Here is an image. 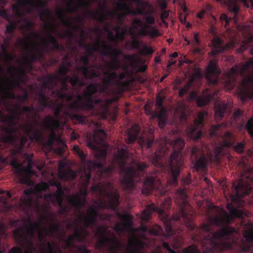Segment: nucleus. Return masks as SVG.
Instances as JSON below:
<instances>
[{
  "mask_svg": "<svg viewBox=\"0 0 253 253\" xmlns=\"http://www.w3.org/2000/svg\"><path fill=\"white\" fill-rule=\"evenodd\" d=\"M143 55H151L154 52V50L151 46H148L145 44L143 45V49L140 51Z\"/></svg>",
  "mask_w": 253,
  "mask_h": 253,
  "instance_id": "62",
  "label": "nucleus"
},
{
  "mask_svg": "<svg viewBox=\"0 0 253 253\" xmlns=\"http://www.w3.org/2000/svg\"><path fill=\"white\" fill-rule=\"evenodd\" d=\"M106 188H113L112 183L109 182L105 184L99 182L90 187V190L93 192H98L100 194L104 195L108 199V202L103 200H99L94 201L95 204H97L98 208L105 209L108 208L113 211H116L120 205V194L117 190L112 193L107 191Z\"/></svg>",
  "mask_w": 253,
  "mask_h": 253,
  "instance_id": "9",
  "label": "nucleus"
},
{
  "mask_svg": "<svg viewBox=\"0 0 253 253\" xmlns=\"http://www.w3.org/2000/svg\"><path fill=\"white\" fill-rule=\"evenodd\" d=\"M44 219L48 223L49 221L55 222L51 223L48 228H43V231L46 236H52L55 232H58L60 228V224L57 222V216L53 212H47L45 217H41L42 220Z\"/></svg>",
  "mask_w": 253,
  "mask_h": 253,
  "instance_id": "25",
  "label": "nucleus"
},
{
  "mask_svg": "<svg viewBox=\"0 0 253 253\" xmlns=\"http://www.w3.org/2000/svg\"><path fill=\"white\" fill-rule=\"evenodd\" d=\"M43 228L41 222L30 221L29 225L25 224L23 227L17 228L14 231V236L19 244L29 245V241H31L34 246L33 239L37 231L42 253H54L52 244L46 240L45 235H46L42 233Z\"/></svg>",
  "mask_w": 253,
  "mask_h": 253,
  "instance_id": "7",
  "label": "nucleus"
},
{
  "mask_svg": "<svg viewBox=\"0 0 253 253\" xmlns=\"http://www.w3.org/2000/svg\"><path fill=\"white\" fill-rule=\"evenodd\" d=\"M191 159L194 164L193 169L198 171L207 167V158L204 151L200 147L193 146L191 150Z\"/></svg>",
  "mask_w": 253,
  "mask_h": 253,
  "instance_id": "20",
  "label": "nucleus"
},
{
  "mask_svg": "<svg viewBox=\"0 0 253 253\" xmlns=\"http://www.w3.org/2000/svg\"><path fill=\"white\" fill-rule=\"evenodd\" d=\"M212 44L213 46L212 53L213 54L222 53L225 49L233 48L234 46V43L232 42L224 45L223 41L218 38L213 39Z\"/></svg>",
  "mask_w": 253,
  "mask_h": 253,
  "instance_id": "36",
  "label": "nucleus"
},
{
  "mask_svg": "<svg viewBox=\"0 0 253 253\" xmlns=\"http://www.w3.org/2000/svg\"><path fill=\"white\" fill-rule=\"evenodd\" d=\"M149 10L150 13L144 16L143 19L145 22H143L139 18H135L132 20L133 26L128 29V34L134 35V29L138 30L137 35L139 36L145 37L150 36L151 38L157 37L160 36L158 30L156 27L152 25L155 24V18L153 15L154 10L152 6L150 9L146 8Z\"/></svg>",
  "mask_w": 253,
  "mask_h": 253,
  "instance_id": "8",
  "label": "nucleus"
},
{
  "mask_svg": "<svg viewBox=\"0 0 253 253\" xmlns=\"http://www.w3.org/2000/svg\"><path fill=\"white\" fill-rule=\"evenodd\" d=\"M68 202L73 207L79 210L81 209L86 203V198H81V196L77 194L73 198H71L68 200Z\"/></svg>",
  "mask_w": 253,
  "mask_h": 253,
  "instance_id": "47",
  "label": "nucleus"
},
{
  "mask_svg": "<svg viewBox=\"0 0 253 253\" xmlns=\"http://www.w3.org/2000/svg\"><path fill=\"white\" fill-rule=\"evenodd\" d=\"M78 0V6H71L70 4H69L68 11L71 12H76L78 8L83 7L88 8L90 6L91 1H94L95 0Z\"/></svg>",
  "mask_w": 253,
  "mask_h": 253,
  "instance_id": "51",
  "label": "nucleus"
},
{
  "mask_svg": "<svg viewBox=\"0 0 253 253\" xmlns=\"http://www.w3.org/2000/svg\"><path fill=\"white\" fill-rule=\"evenodd\" d=\"M207 78L208 82L213 85H216L219 82V76L221 73L215 60H211L207 68Z\"/></svg>",
  "mask_w": 253,
  "mask_h": 253,
  "instance_id": "23",
  "label": "nucleus"
},
{
  "mask_svg": "<svg viewBox=\"0 0 253 253\" xmlns=\"http://www.w3.org/2000/svg\"><path fill=\"white\" fill-rule=\"evenodd\" d=\"M37 126L29 125L25 126L23 125H19V127L22 129L24 132L28 135L31 140H35L37 142H41L43 138L42 131L39 129L37 126L38 123L35 122Z\"/></svg>",
  "mask_w": 253,
  "mask_h": 253,
  "instance_id": "27",
  "label": "nucleus"
},
{
  "mask_svg": "<svg viewBox=\"0 0 253 253\" xmlns=\"http://www.w3.org/2000/svg\"><path fill=\"white\" fill-rule=\"evenodd\" d=\"M95 206H92L88 210V213L85 215L84 213L79 216V219L83 222L85 227H94L97 223V218L99 216V212L97 209V204Z\"/></svg>",
  "mask_w": 253,
  "mask_h": 253,
  "instance_id": "22",
  "label": "nucleus"
},
{
  "mask_svg": "<svg viewBox=\"0 0 253 253\" xmlns=\"http://www.w3.org/2000/svg\"><path fill=\"white\" fill-rule=\"evenodd\" d=\"M229 10L234 14V19L237 20V16L239 11L237 0H229L227 3Z\"/></svg>",
  "mask_w": 253,
  "mask_h": 253,
  "instance_id": "54",
  "label": "nucleus"
},
{
  "mask_svg": "<svg viewBox=\"0 0 253 253\" xmlns=\"http://www.w3.org/2000/svg\"><path fill=\"white\" fill-rule=\"evenodd\" d=\"M43 49L46 53L50 54L54 50H60L63 49V47L61 46L57 39L51 33L48 34V40L44 39L43 40Z\"/></svg>",
  "mask_w": 253,
  "mask_h": 253,
  "instance_id": "29",
  "label": "nucleus"
},
{
  "mask_svg": "<svg viewBox=\"0 0 253 253\" xmlns=\"http://www.w3.org/2000/svg\"><path fill=\"white\" fill-rule=\"evenodd\" d=\"M27 141V137L22 136L18 144L15 143L13 144L12 145H14V150H15V153H21L23 151V147Z\"/></svg>",
  "mask_w": 253,
  "mask_h": 253,
  "instance_id": "56",
  "label": "nucleus"
},
{
  "mask_svg": "<svg viewBox=\"0 0 253 253\" xmlns=\"http://www.w3.org/2000/svg\"><path fill=\"white\" fill-rule=\"evenodd\" d=\"M97 84H91L86 87V90L84 94H78L76 98L70 102V107L73 110L86 109L90 111L94 110L95 105H99L97 114L104 116L108 112V106L112 100L95 98L93 95L98 89Z\"/></svg>",
  "mask_w": 253,
  "mask_h": 253,
  "instance_id": "6",
  "label": "nucleus"
},
{
  "mask_svg": "<svg viewBox=\"0 0 253 253\" xmlns=\"http://www.w3.org/2000/svg\"><path fill=\"white\" fill-rule=\"evenodd\" d=\"M79 45L81 47H84L86 49L87 54L86 56H88L89 57L93 55V52H100L101 48L100 45L102 47V41L100 39H97L95 42V46H90L83 43V42H80Z\"/></svg>",
  "mask_w": 253,
  "mask_h": 253,
  "instance_id": "42",
  "label": "nucleus"
},
{
  "mask_svg": "<svg viewBox=\"0 0 253 253\" xmlns=\"http://www.w3.org/2000/svg\"><path fill=\"white\" fill-rule=\"evenodd\" d=\"M5 194V195L0 196V203L3 205L5 208L8 207V199L11 197V193L9 191L5 192L4 190L0 189V195Z\"/></svg>",
  "mask_w": 253,
  "mask_h": 253,
  "instance_id": "55",
  "label": "nucleus"
},
{
  "mask_svg": "<svg viewBox=\"0 0 253 253\" xmlns=\"http://www.w3.org/2000/svg\"><path fill=\"white\" fill-rule=\"evenodd\" d=\"M73 235L74 236L75 239H77L80 242H83V241L85 239V237L78 229H76Z\"/></svg>",
  "mask_w": 253,
  "mask_h": 253,
  "instance_id": "63",
  "label": "nucleus"
},
{
  "mask_svg": "<svg viewBox=\"0 0 253 253\" xmlns=\"http://www.w3.org/2000/svg\"><path fill=\"white\" fill-rule=\"evenodd\" d=\"M14 12L19 18H21L22 14L21 8L27 7L26 12L31 13L34 10L39 12L40 19L44 21V17H49L50 11L47 9L46 3L42 0H17L16 3L12 6Z\"/></svg>",
  "mask_w": 253,
  "mask_h": 253,
  "instance_id": "10",
  "label": "nucleus"
},
{
  "mask_svg": "<svg viewBox=\"0 0 253 253\" xmlns=\"http://www.w3.org/2000/svg\"><path fill=\"white\" fill-rule=\"evenodd\" d=\"M70 103L68 104L69 108L72 111V112L67 113L66 114L70 119L76 124H84L86 123V118L84 116L76 113L74 111H79V110H73L70 107ZM80 109H79L80 110Z\"/></svg>",
  "mask_w": 253,
  "mask_h": 253,
  "instance_id": "48",
  "label": "nucleus"
},
{
  "mask_svg": "<svg viewBox=\"0 0 253 253\" xmlns=\"http://www.w3.org/2000/svg\"><path fill=\"white\" fill-rule=\"evenodd\" d=\"M117 216L123 221V227L119 223H117L114 227V230L117 233H121L126 231L127 228H130L132 226V217L129 214H122L119 212H116Z\"/></svg>",
  "mask_w": 253,
  "mask_h": 253,
  "instance_id": "30",
  "label": "nucleus"
},
{
  "mask_svg": "<svg viewBox=\"0 0 253 253\" xmlns=\"http://www.w3.org/2000/svg\"><path fill=\"white\" fill-rule=\"evenodd\" d=\"M80 60L83 64V65L80 66L78 69L82 71L84 78L92 79L94 78H98L100 76V74L98 71H95L88 67L89 61L88 56L84 55L80 58Z\"/></svg>",
  "mask_w": 253,
  "mask_h": 253,
  "instance_id": "24",
  "label": "nucleus"
},
{
  "mask_svg": "<svg viewBox=\"0 0 253 253\" xmlns=\"http://www.w3.org/2000/svg\"><path fill=\"white\" fill-rule=\"evenodd\" d=\"M228 105L226 104L216 102L214 107L215 119L220 120L225 114L228 115Z\"/></svg>",
  "mask_w": 253,
  "mask_h": 253,
  "instance_id": "39",
  "label": "nucleus"
},
{
  "mask_svg": "<svg viewBox=\"0 0 253 253\" xmlns=\"http://www.w3.org/2000/svg\"><path fill=\"white\" fill-rule=\"evenodd\" d=\"M19 153H15V150H13L11 153L10 158L0 157V160L1 163L4 165H9L14 169L15 173L20 175L25 170L26 168L22 166V164L19 163L18 159L15 155Z\"/></svg>",
  "mask_w": 253,
  "mask_h": 253,
  "instance_id": "26",
  "label": "nucleus"
},
{
  "mask_svg": "<svg viewBox=\"0 0 253 253\" xmlns=\"http://www.w3.org/2000/svg\"><path fill=\"white\" fill-rule=\"evenodd\" d=\"M24 193L26 197L22 198L21 200V206L24 211L26 212H28L34 207H35L39 211V204L32 197L33 195L35 193V190L31 188H27L24 190Z\"/></svg>",
  "mask_w": 253,
  "mask_h": 253,
  "instance_id": "21",
  "label": "nucleus"
},
{
  "mask_svg": "<svg viewBox=\"0 0 253 253\" xmlns=\"http://www.w3.org/2000/svg\"><path fill=\"white\" fill-rule=\"evenodd\" d=\"M86 14L91 19L98 21L99 23H103L108 19V17L112 19L117 14L115 11L108 9L105 13L100 11L94 12L93 11L88 10Z\"/></svg>",
  "mask_w": 253,
  "mask_h": 253,
  "instance_id": "31",
  "label": "nucleus"
},
{
  "mask_svg": "<svg viewBox=\"0 0 253 253\" xmlns=\"http://www.w3.org/2000/svg\"><path fill=\"white\" fill-rule=\"evenodd\" d=\"M163 247L166 249L169 253H177L172 250L167 242H164L162 244ZM184 253H200V252L197 247L195 245H191L183 249Z\"/></svg>",
  "mask_w": 253,
  "mask_h": 253,
  "instance_id": "49",
  "label": "nucleus"
},
{
  "mask_svg": "<svg viewBox=\"0 0 253 253\" xmlns=\"http://www.w3.org/2000/svg\"><path fill=\"white\" fill-rule=\"evenodd\" d=\"M71 65L70 63L68 62L67 64L63 63L60 67H59V71L58 72V75H56L59 78V76L60 75H65L68 73L69 72V67ZM60 78H59V80Z\"/></svg>",
  "mask_w": 253,
  "mask_h": 253,
  "instance_id": "58",
  "label": "nucleus"
},
{
  "mask_svg": "<svg viewBox=\"0 0 253 253\" xmlns=\"http://www.w3.org/2000/svg\"><path fill=\"white\" fill-rule=\"evenodd\" d=\"M243 236L249 243H253V224L249 223L246 225V229L243 233Z\"/></svg>",
  "mask_w": 253,
  "mask_h": 253,
  "instance_id": "53",
  "label": "nucleus"
},
{
  "mask_svg": "<svg viewBox=\"0 0 253 253\" xmlns=\"http://www.w3.org/2000/svg\"><path fill=\"white\" fill-rule=\"evenodd\" d=\"M207 115L206 111L200 112L197 118L192 123L187 125L186 130L190 138L197 140L202 136V128L204 126L205 117Z\"/></svg>",
  "mask_w": 253,
  "mask_h": 253,
  "instance_id": "17",
  "label": "nucleus"
},
{
  "mask_svg": "<svg viewBox=\"0 0 253 253\" xmlns=\"http://www.w3.org/2000/svg\"><path fill=\"white\" fill-rule=\"evenodd\" d=\"M106 137V133L103 129H95L93 135H87L86 144L88 147L96 151L95 156L98 161L100 162L87 160V155L85 154L77 145L73 147V150L81 159L84 165V169L81 176L84 189L81 191V195L86 198L88 195L87 187L91 177V171L96 172V178L101 180L105 175L112 174L115 170V167L113 164L108 167H105L107 158V151L105 150H99L98 145H101Z\"/></svg>",
  "mask_w": 253,
  "mask_h": 253,
  "instance_id": "2",
  "label": "nucleus"
},
{
  "mask_svg": "<svg viewBox=\"0 0 253 253\" xmlns=\"http://www.w3.org/2000/svg\"><path fill=\"white\" fill-rule=\"evenodd\" d=\"M60 79L61 86L60 88H56L52 91V97L71 102L74 100L75 96L73 93L67 92L69 90L67 83L69 82L73 87H81L85 85V82L77 75H74L72 77L67 76Z\"/></svg>",
  "mask_w": 253,
  "mask_h": 253,
  "instance_id": "12",
  "label": "nucleus"
},
{
  "mask_svg": "<svg viewBox=\"0 0 253 253\" xmlns=\"http://www.w3.org/2000/svg\"><path fill=\"white\" fill-rule=\"evenodd\" d=\"M250 53L253 55V46ZM239 76L242 78L237 89L239 97L243 102L248 99L253 100V58L242 65H236L230 69L227 79L225 82V86L227 89L231 90L234 88L236 78Z\"/></svg>",
  "mask_w": 253,
  "mask_h": 253,
  "instance_id": "3",
  "label": "nucleus"
},
{
  "mask_svg": "<svg viewBox=\"0 0 253 253\" xmlns=\"http://www.w3.org/2000/svg\"><path fill=\"white\" fill-rule=\"evenodd\" d=\"M117 23L119 25L118 26L115 27V30L116 31L117 34L118 35L120 36L122 39L124 38V35L126 34V31H123V33L120 34V26L123 25L124 23L125 20L126 18V15L128 14H126V13H117Z\"/></svg>",
  "mask_w": 253,
  "mask_h": 253,
  "instance_id": "52",
  "label": "nucleus"
},
{
  "mask_svg": "<svg viewBox=\"0 0 253 253\" xmlns=\"http://www.w3.org/2000/svg\"><path fill=\"white\" fill-rule=\"evenodd\" d=\"M171 204V199L168 198L163 202L161 207H159L154 204L147 206L142 212V219L145 221H148L151 217V213L153 212H157L160 215H163L166 218L167 213L166 210H168L170 209Z\"/></svg>",
  "mask_w": 253,
  "mask_h": 253,
  "instance_id": "18",
  "label": "nucleus"
},
{
  "mask_svg": "<svg viewBox=\"0 0 253 253\" xmlns=\"http://www.w3.org/2000/svg\"><path fill=\"white\" fill-rule=\"evenodd\" d=\"M104 74L108 76L107 78L104 80L103 82L106 84H113V79H117L118 74L115 71L109 73V72L106 71Z\"/></svg>",
  "mask_w": 253,
  "mask_h": 253,
  "instance_id": "57",
  "label": "nucleus"
},
{
  "mask_svg": "<svg viewBox=\"0 0 253 253\" xmlns=\"http://www.w3.org/2000/svg\"><path fill=\"white\" fill-rule=\"evenodd\" d=\"M132 37L131 46L133 49H139L142 42L135 37V32L134 30V35H130Z\"/></svg>",
  "mask_w": 253,
  "mask_h": 253,
  "instance_id": "59",
  "label": "nucleus"
},
{
  "mask_svg": "<svg viewBox=\"0 0 253 253\" xmlns=\"http://www.w3.org/2000/svg\"><path fill=\"white\" fill-rule=\"evenodd\" d=\"M213 97V95L211 90L206 89L202 92V95L197 98L196 104L198 107H201L209 104Z\"/></svg>",
  "mask_w": 253,
  "mask_h": 253,
  "instance_id": "38",
  "label": "nucleus"
},
{
  "mask_svg": "<svg viewBox=\"0 0 253 253\" xmlns=\"http://www.w3.org/2000/svg\"><path fill=\"white\" fill-rule=\"evenodd\" d=\"M60 121L52 116L48 115L45 117V121L43 123L45 127L50 131L48 138L55 141L58 138L55 132V129L60 126Z\"/></svg>",
  "mask_w": 253,
  "mask_h": 253,
  "instance_id": "28",
  "label": "nucleus"
},
{
  "mask_svg": "<svg viewBox=\"0 0 253 253\" xmlns=\"http://www.w3.org/2000/svg\"><path fill=\"white\" fill-rule=\"evenodd\" d=\"M119 2L116 4L118 9L124 11V13L126 14H131L134 15L136 14V11L133 9L124 0H119Z\"/></svg>",
  "mask_w": 253,
  "mask_h": 253,
  "instance_id": "50",
  "label": "nucleus"
},
{
  "mask_svg": "<svg viewBox=\"0 0 253 253\" xmlns=\"http://www.w3.org/2000/svg\"><path fill=\"white\" fill-rule=\"evenodd\" d=\"M80 28L78 30H74L73 29L72 27H68L70 28L68 30L66 31V32L61 33L59 34V36L62 38H64L65 37H68L70 40H72L73 36H74V31H79L81 30V37L83 38V41L81 42H83L84 43V41L85 39V35H86V31L82 29L80 25Z\"/></svg>",
  "mask_w": 253,
  "mask_h": 253,
  "instance_id": "43",
  "label": "nucleus"
},
{
  "mask_svg": "<svg viewBox=\"0 0 253 253\" xmlns=\"http://www.w3.org/2000/svg\"><path fill=\"white\" fill-rule=\"evenodd\" d=\"M53 194H54L57 202L63 201L62 197L64 194V191L62 186H59V187H57V191L55 193H53Z\"/></svg>",
  "mask_w": 253,
  "mask_h": 253,
  "instance_id": "61",
  "label": "nucleus"
},
{
  "mask_svg": "<svg viewBox=\"0 0 253 253\" xmlns=\"http://www.w3.org/2000/svg\"><path fill=\"white\" fill-rule=\"evenodd\" d=\"M107 229V227L103 229V227H100L96 229V235L100 238L96 244L97 248L102 249L107 245L112 244L110 247V250L116 253L119 251L121 246V242L118 241L114 234H112L111 237H108L105 233Z\"/></svg>",
  "mask_w": 253,
  "mask_h": 253,
  "instance_id": "15",
  "label": "nucleus"
},
{
  "mask_svg": "<svg viewBox=\"0 0 253 253\" xmlns=\"http://www.w3.org/2000/svg\"><path fill=\"white\" fill-rule=\"evenodd\" d=\"M3 57L5 59V62L9 66L7 69L8 73L11 76L12 81H10L8 78L3 76V75L0 74L1 77L0 78V92H2L3 89L1 87L5 86L8 89H10L13 87H21L20 82L16 77V74L21 78L22 82V77L25 74V70L23 68L17 69L15 66H12L11 63L16 57V55L7 53Z\"/></svg>",
  "mask_w": 253,
  "mask_h": 253,
  "instance_id": "11",
  "label": "nucleus"
},
{
  "mask_svg": "<svg viewBox=\"0 0 253 253\" xmlns=\"http://www.w3.org/2000/svg\"><path fill=\"white\" fill-rule=\"evenodd\" d=\"M245 128L250 135L253 137V117L248 121L246 124Z\"/></svg>",
  "mask_w": 253,
  "mask_h": 253,
  "instance_id": "60",
  "label": "nucleus"
},
{
  "mask_svg": "<svg viewBox=\"0 0 253 253\" xmlns=\"http://www.w3.org/2000/svg\"><path fill=\"white\" fill-rule=\"evenodd\" d=\"M131 1L137 5V7L135 10L136 14L147 15L150 13L149 10H146V8H152V5L149 2L142 0H131Z\"/></svg>",
  "mask_w": 253,
  "mask_h": 253,
  "instance_id": "37",
  "label": "nucleus"
},
{
  "mask_svg": "<svg viewBox=\"0 0 253 253\" xmlns=\"http://www.w3.org/2000/svg\"><path fill=\"white\" fill-rule=\"evenodd\" d=\"M138 142L142 149L144 148L148 149L150 148L153 145L158 144V143L154 141L153 135H150L149 138L140 137L138 139Z\"/></svg>",
  "mask_w": 253,
  "mask_h": 253,
  "instance_id": "44",
  "label": "nucleus"
},
{
  "mask_svg": "<svg viewBox=\"0 0 253 253\" xmlns=\"http://www.w3.org/2000/svg\"><path fill=\"white\" fill-rule=\"evenodd\" d=\"M19 120V114L16 116H8L5 117L1 120V122L7 123L10 125V126H3L1 127V130L4 132L1 135V140L3 142L9 144H13L15 143L16 140V137L14 133L16 131V129L14 128L13 126L16 124L14 120Z\"/></svg>",
  "mask_w": 253,
  "mask_h": 253,
  "instance_id": "16",
  "label": "nucleus"
},
{
  "mask_svg": "<svg viewBox=\"0 0 253 253\" xmlns=\"http://www.w3.org/2000/svg\"><path fill=\"white\" fill-rule=\"evenodd\" d=\"M127 157V149L120 148L118 153L114 155L113 162L124 169L125 174L121 183L124 190L129 192L134 188L135 182H140L143 180L142 177L144 175V169L148 166L144 162L140 163L133 160L132 162L134 166L126 167Z\"/></svg>",
  "mask_w": 253,
  "mask_h": 253,
  "instance_id": "5",
  "label": "nucleus"
},
{
  "mask_svg": "<svg viewBox=\"0 0 253 253\" xmlns=\"http://www.w3.org/2000/svg\"><path fill=\"white\" fill-rule=\"evenodd\" d=\"M57 18L61 20L62 24L67 27H72L74 30H78L80 26L77 24H73L69 19H66V14L64 10L61 8H59L56 12Z\"/></svg>",
  "mask_w": 253,
  "mask_h": 253,
  "instance_id": "40",
  "label": "nucleus"
},
{
  "mask_svg": "<svg viewBox=\"0 0 253 253\" xmlns=\"http://www.w3.org/2000/svg\"><path fill=\"white\" fill-rule=\"evenodd\" d=\"M140 230L144 233H148L156 236L161 235L163 231L161 227L157 225H154L150 228L145 224H141L140 227Z\"/></svg>",
  "mask_w": 253,
  "mask_h": 253,
  "instance_id": "45",
  "label": "nucleus"
},
{
  "mask_svg": "<svg viewBox=\"0 0 253 253\" xmlns=\"http://www.w3.org/2000/svg\"><path fill=\"white\" fill-rule=\"evenodd\" d=\"M227 208L229 211L227 213L223 211V216H214L211 219V221L221 228L217 232L211 231V223L203 224L200 228L192 223H189V228L192 231L196 230L192 236L194 242L201 243L205 248L204 253H219L225 249L232 248V245L228 240H232L234 242L235 235L238 231L234 227L229 225L235 217H243V212L229 204Z\"/></svg>",
  "mask_w": 253,
  "mask_h": 253,
  "instance_id": "1",
  "label": "nucleus"
},
{
  "mask_svg": "<svg viewBox=\"0 0 253 253\" xmlns=\"http://www.w3.org/2000/svg\"><path fill=\"white\" fill-rule=\"evenodd\" d=\"M59 81V78L58 76L55 75H48L43 77L42 78V89L40 90L38 94L40 91H43L45 92V95L46 92L45 89L47 88L50 90L53 91L54 90L53 88L55 85H56ZM52 91H51L52 92Z\"/></svg>",
  "mask_w": 253,
  "mask_h": 253,
  "instance_id": "35",
  "label": "nucleus"
},
{
  "mask_svg": "<svg viewBox=\"0 0 253 253\" xmlns=\"http://www.w3.org/2000/svg\"><path fill=\"white\" fill-rule=\"evenodd\" d=\"M50 100L49 97L45 95V92L40 91L39 93V97L38 99V108L36 109L33 105L31 106H24L22 108L19 104H16V106L17 110H13L14 115L16 116L19 114V116L21 112L25 113L28 116L34 114L36 115L38 112H42L46 108H50Z\"/></svg>",
  "mask_w": 253,
  "mask_h": 253,
  "instance_id": "14",
  "label": "nucleus"
},
{
  "mask_svg": "<svg viewBox=\"0 0 253 253\" xmlns=\"http://www.w3.org/2000/svg\"><path fill=\"white\" fill-rule=\"evenodd\" d=\"M159 150L152 155V162L155 165H160L162 158L168 153L169 147L171 146L173 152L169 160V168L172 177V182L176 184L177 183V177L183 165L184 160L181 151L184 147L185 141L181 138H177L172 140L166 138L159 143Z\"/></svg>",
  "mask_w": 253,
  "mask_h": 253,
  "instance_id": "4",
  "label": "nucleus"
},
{
  "mask_svg": "<svg viewBox=\"0 0 253 253\" xmlns=\"http://www.w3.org/2000/svg\"><path fill=\"white\" fill-rule=\"evenodd\" d=\"M233 186L236 195L239 198H243L248 195L252 190L249 183L243 179H240L237 184L234 183Z\"/></svg>",
  "mask_w": 253,
  "mask_h": 253,
  "instance_id": "34",
  "label": "nucleus"
},
{
  "mask_svg": "<svg viewBox=\"0 0 253 253\" xmlns=\"http://www.w3.org/2000/svg\"><path fill=\"white\" fill-rule=\"evenodd\" d=\"M156 179L153 176H147L143 182L142 192L143 194L148 195L155 188V182Z\"/></svg>",
  "mask_w": 253,
  "mask_h": 253,
  "instance_id": "41",
  "label": "nucleus"
},
{
  "mask_svg": "<svg viewBox=\"0 0 253 253\" xmlns=\"http://www.w3.org/2000/svg\"><path fill=\"white\" fill-rule=\"evenodd\" d=\"M234 147L236 152L242 154L244 153V149L245 148V144L243 142H238L236 145H233L232 146Z\"/></svg>",
  "mask_w": 253,
  "mask_h": 253,
  "instance_id": "64",
  "label": "nucleus"
},
{
  "mask_svg": "<svg viewBox=\"0 0 253 253\" xmlns=\"http://www.w3.org/2000/svg\"><path fill=\"white\" fill-rule=\"evenodd\" d=\"M100 53L104 56H109L111 60H119V56L122 54V51L113 48L112 45L108 44L105 41H103Z\"/></svg>",
  "mask_w": 253,
  "mask_h": 253,
  "instance_id": "33",
  "label": "nucleus"
},
{
  "mask_svg": "<svg viewBox=\"0 0 253 253\" xmlns=\"http://www.w3.org/2000/svg\"><path fill=\"white\" fill-rule=\"evenodd\" d=\"M140 132V128L138 125L133 126L129 129L127 130V140L128 144H131L134 142L137 138Z\"/></svg>",
  "mask_w": 253,
  "mask_h": 253,
  "instance_id": "46",
  "label": "nucleus"
},
{
  "mask_svg": "<svg viewBox=\"0 0 253 253\" xmlns=\"http://www.w3.org/2000/svg\"><path fill=\"white\" fill-rule=\"evenodd\" d=\"M32 38L38 39L40 38V35L33 31L30 36L26 38L24 41L20 39L18 45H21L26 51H30L31 49L35 51L36 53H30L29 55V59L31 62L40 61L44 57L45 51L44 49H40L37 42L33 41Z\"/></svg>",
  "mask_w": 253,
  "mask_h": 253,
  "instance_id": "13",
  "label": "nucleus"
},
{
  "mask_svg": "<svg viewBox=\"0 0 253 253\" xmlns=\"http://www.w3.org/2000/svg\"><path fill=\"white\" fill-rule=\"evenodd\" d=\"M187 195L186 194V188L178 189L175 192V198L179 201V211L172 217L173 220H180L182 218L184 220H189L185 208L188 205L187 201Z\"/></svg>",
  "mask_w": 253,
  "mask_h": 253,
  "instance_id": "19",
  "label": "nucleus"
},
{
  "mask_svg": "<svg viewBox=\"0 0 253 253\" xmlns=\"http://www.w3.org/2000/svg\"><path fill=\"white\" fill-rule=\"evenodd\" d=\"M223 141L220 146H217L215 148V153L216 156L219 155L223 148L225 147H230L233 146L235 143V138L234 134L230 131H226L223 135Z\"/></svg>",
  "mask_w": 253,
  "mask_h": 253,
  "instance_id": "32",
  "label": "nucleus"
}]
</instances>
